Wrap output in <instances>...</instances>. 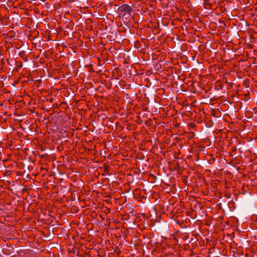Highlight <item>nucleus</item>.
<instances>
[{"label":"nucleus","instance_id":"1","mask_svg":"<svg viewBox=\"0 0 257 257\" xmlns=\"http://www.w3.org/2000/svg\"><path fill=\"white\" fill-rule=\"evenodd\" d=\"M133 12V9L128 5L123 4L118 7L117 13L120 15H122L125 19H128L131 17V13Z\"/></svg>","mask_w":257,"mask_h":257}]
</instances>
